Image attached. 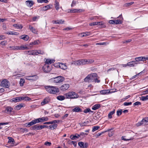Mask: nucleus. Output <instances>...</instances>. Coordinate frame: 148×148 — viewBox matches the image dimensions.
I'll return each instance as SVG.
<instances>
[{
	"label": "nucleus",
	"instance_id": "1",
	"mask_svg": "<svg viewBox=\"0 0 148 148\" xmlns=\"http://www.w3.org/2000/svg\"><path fill=\"white\" fill-rule=\"evenodd\" d=\"M49 119L47 116L43 117L40 118L32 120L30 122L26 123L27 126L29 127L30 126L34 125L36 123H38L40 122L47 121H48Z\"/></svg>",
	"mask_w": 148,
	"mask_h": 148
},
{
	"label": "nucleus",
	"instance_id": "2",
	"mask_svg": "<svg viewBox=\"0 0 148 148\" xmlns=\"http://www.w3.org/2000/svg\"><path fill=\"white\" fill-rule=\"evenodd\" d=\"M45 87L46 91L49 93L55 94L59 92V89L56 86H48Z\"/></svg>",
	"mask_w": 148,
	"mask_h": 148
},
{
	"label": "nucleus",
	"instance_id": "3",
	"mask_svg": "<svg viewBox=\"0 0 148 148\" xmlns=\"http://www.w3.org/2000/svg\"><path fill=\"white\" fill-rule=\"evenodd\" d=\"M23 100H24L26 101H28L31 100V99L27 97H18L14 98L12 99H11V101L12 102L16 103Z\"/></svg>",
	"mask_w": 148,
	"mask_h": 148
},
{
	"label": "nucleus",
	"instance_id": "4",
	"mask_svg": "<svg viewBox=\"0 0 148 148\" xmlns=\"http://www.w3.org/2000/svg\"><path fill=\"white\" fill-rule=\"evenodd\" d=\"M67 99H75L77 98L79 96L78 94L73 92H69L64 94Z\"/></svg>",
	"mask_w": 148,
	"mask_h": 148
},
{
	"label": "nucleus",
	"instance_id": "5",
	"mask_svg": "<svg viewBox=\"0 0 148 148\" xmlns=\"http://www.w3.org/2000/svg\"><path fill=\"white\" fill-rule=\"evenodd\" d=\"M118 18H119V19L110 20L109 22V23L112 24H121L123 22L122 21L123 19L122 14L120 15Z\"/></svg>",
	"mask_w": 148,
	"mask_h": 148
},
{
	"label": "nucleus",
	"instance_id": "6",
	"mask_svg": "<svg viewBox=\"0 0 148 148\" xmlns=\"http://www.w3.org/2000/svg\"><path fill=\"white\" fill-rule=\"evenodd\" d=\"M54 83H60L62 82L64 79V78L62 76H58L51 79Z\"/></svg>",
	"mask_w": 148,
	"mask_h": 148
},
{
	"label": "nucleus",
	"instance_id": "7",
	"mask_svg": "<svg viewBox=\"0 0 148 148\" xmlns=\"http://www.w3.org/2000/svg\"><path fill=\"white\" fill-rule=\"evenodd\" d=\"M0 85L3 87L8 88L10 86V83L8 80L6 79H4L1 81Z\"/></svg>",
	"mask_w": 148,
	"mask_h": 148
},
{
	"label": "nucleus",
	"instance_id": "8",
	"mask_svg": "<svg viewBox=\"0 0 148 148\" xmlns=\"http://www.w3.org/2000/svg\"><path fill=\"white\" fill-rule=\"evenodd\" d=\"M72 64H74L75 66H79L85 65L84 60H79L77 61H73L71 63Z\"/></svg>",
	"mask_w": 148,
	"mask_h": 148
},
{
	"label": "nucleus",
	"instance_id": "9",
	"mask_svg": "<svg viewBox=\"0 0 148 148\" xmlns=\"http://www.w3.org/2000/svg\"><path fill=\"white\" fill-rule=\"evenodd\" d=\"M25 78L26 79L34 81L36 80L38 78V77L36 75H35L26 76Z\"/></svg>",
	"mask_w": 148,
	"mask_h": 148
},
{
	"label": "nucleus",
	"instance_id": "10",
	"mask_svg": "<svg viewBox=\"0 0 148 148\" xmlns=\"http://www.w3.org/2000/svg\"><path fill=\"white\" fill-rule=\"evenodd\" d=\"M42 69L44 72L48 73L50 71L51 69V67L47 64H45L42 67Z\"/></svg>",
	"mask_w": 148,
	"mask_h": 148
},
{
	"label": "nucleus",
	"instance_id": "11",
	"mask_svg": "<svg viewBox=\"0 0 148 148\" xmlns=\"http://www.w3.org/2000/svg\"><path fill=\"white\" fill-rule=\"evenodd\" d=\"M135 60L136 62L145 61L148 60V56L147 57H140L136 58H135Z\"/></svg>",
	"mask_w": 148,
	"mask_h": 148
},
{
	"label": "nucleus",
	"instance_id": "12",
	"mask_svg": "<svg viewBox=\"0 0 148 148\" xmlns=\"http://www.w3.org/2000/svg\"><path fill=\"white\" fill-rule=\"evenodd\" d=\"M69 87V85L68 84H65L62 85L60 87V89L63 91L67 90Z\"/></svg>",
	"mask_w": 148,
	"mask_h": 148
},
{
	"label": "nucleus",
	"instance_id": "13",
	"mask_svg": "<svg viewBox=\"0 0 148 148\" xmlns=\"http://www.w3.org/2000/svg\"><path fill=\"white\" fill-rule=\"evenodd\" d=\"M91 34V33L90 32H86L81 33L79 34V35L82 37H86L90 36Z\"/></svg>",
	"mask_w": 148,
	"mask_h": 148
},
{
	"label": "nucleus",
	"instance_id": "14",
	"mask_svg": "<svg viewBox=\"0 0 148 148\" xmlns=\"http://www.w3.org/2000/svg\"><path fill=\"white\" fill-rule=\"evenodd\" d=\"M26 5L28 7H31L34 4V2L32 1L27 0L25 1Z\"/></svg>",
	"mask_w": 148,
	"mask_h": 148
},
{
	"label": "nucleus",
	"instance_id": "15",
	"mask_svg": "<svg viewBox=\"0 0 148 148\" xmlns=\"http://www.w3.org/2000/svg\"><path fill=\"white\" fill-rule=\"evenodd\" d=\"M41 10L42 11H45L49 10L51 8L50 5H47L45 6H43L42 7L40 8Z\"/></svg>",
	"mask_w": 148,
	"mask_h": 148
},
{
	"label": "nucleus",
	"instance_id": "16",
	"mask_svg": "<svg viewBox=\"0 0 148 148\" xmlns=\"http://www.w3.org/2000/svg\"><path fill=\"white\" fill-rule=\"evenodd\" d=\"M49 101V99L48 98H46L44 99L41 103V105L43 106L47 103Z\"/></svg>",
	"mask_w": 148,
	"mask_h": 148
},
{
	"label": "nucleus",
	"instance_id": "17",
	"mask_svg": "<svg viewBox=\"0 0 148 148\" xmlns=\"http://www.w3.org/2000/svg\"><path fill=\"white\" fill-rule=\"evenodd\" d=\"M24 106V104L21 103L16 106L15 107V109L17 110H19Z\"/></svg>",
	"mask_w": 148,
	"mask_h": 148
},
{
	"label": "nucleus",
	"instance_id": "18",
	"mask_svg": "<svg viewBox=\"0 0 148 148\" xmlns=\"http://www.w3.org/2000/svg\"><path fill=\"white\" fill-rule=\"evenodd\" d=\"M64 21L62 20H57L53 21L52 23L53 24H63Z\"/></svg>",
	"mask_w": 148,
	"mask_h": 148
},
{
	"label": "nucleus",
	"instance_id": "19",
	"mask_svg": "<svg viewBox=\"0 0 148 148\" xmlns=\"http://www.w3.org/2000/svg\"><path fill=\"white\" fill-rule=\"evenodd\" d=\"M59 66L61 69L64 70L66 69L67 68L65 64H64L62 63H60L59 64Z\"/></svg>",
	"mask_w": 148,
	"mask_h": 148
},
{
	"label": "nucleus",
	"instance_id": "20",
	"mask_svg": "<svg viewBox=\"0 0 148 148\" xmlns=\"http://www.w3.org/2000/svg\"><path fill=\"white\" fill-rule=\"evenodd\" d=\"M91 77L90 74L88 75L84 79V81L86 82H92V81L91 79Z\"/></svg>",
	"mask_w": 148,
	"mask_h": 148
},
{
	"label": "nucleus",
	"instance_id": "21",
	"mask_svg": "<svg viewBox=\"0 0 148 148\" xmlns=\"http://www.w3.org/2000/svg\"><path fill=\"white\" fill-rule=\"evenodd\" d=\"M91 77L92 82H94L95 79H96L97 75L96 73H93L90 74Z\"/></svg>",
	"mask_w": 148,
	"mask_h": 148
},
{
	"label": "nucleus",
	"instance_id": "22",
	"mask_svg": "<svg viewBox=\"0 0 148 148\" xmlns=\"http://www.w3.org/2000/svg\"><path fill=\"white\" fill-rule=\"evenodd\" d=\"M84 64H90L93 63L94 61L93 59H84Z\"/></svg>",
	"mask_w": 148,
	"mask_h": 148
},
{
	"label": "nucleus",
	"instance_id": "23",
	"mask_svg": "<svg viewBox=\"0 0 148 148\" xmlns=\"http://www.w3.org/2000/svg\"><path fill=\"white\" fill-rule=\"evenodd\" d=\"M29 28L30 30L34 33H36L37 32V31L34 27L31 26L30 25H29Z\"/></svg>",
	"mask_w": 148,
	"mask_h": 148
},
{
	"label": "nucleus",
	"instance_id": "24",
	"mask_svg": "<svg viewBox=\"0 0 148 148\" xmlns=\"http://www.w3.org/2000/svg\"><path fill=\"white\" fill-rule=\"evenodd\" d=\"M137 64V63L135 62V61H132L128 62L127 63V65L128 66L130 67H134V66L135 64Z\"/></svg>",
	"mask_w": 148,
	"mask_h": 148
},
{
	"label": "nucleus",
	"instance_id": "25",
	"mask_svg": "<svg viewBox=\"0 0 148 148\" xmlns=\"http://www.w3.org/2000/svg\"><path fill=\"white\" fill-rule=\"evenodd\" d=\"M101 107V104H96L92 106V109L93 110H96Z\"/></svg>",
	"mask_w": 148,
	"mask_h": 148
},
{
	"label": "nucleus",
	"instance_id": "26",
	"mask_svg": "<svg viewBox=\"0 0 148 148\" xmlns=\"http://www.w3.org/2000/svg\"><path fill=\"white\" fill-rule=\"evenodd\" d=\"M79 137V135L76 134L75 135H71L70 136V138L71 139L74 140L78 138Z\"/></svg>",
	"mask_w": 148,
	"mask_h": 148
},
{
	"label": "nucleus",
	"instance_id": "27",
	"mask_svg": "<svg viewBox=\"0 0 148 148\" xmlns=\"http://www.w3.org/2000/svg\"><path fill=\"white\" fill-rule=\"evenodd\" d=\"M72 111L75 112H82V109L79 107H77L72 110Z\"/></svg>",
	"mask_w": 148,
	"mask_h": 148
},
{
	"label": "nucleus",
	"instance_id": "28",
	"mask_svg": "<svg viewBox=\"0 0 148 148\" xmlns=\"http://www.w3.org/2000/svg\"><path fill=\"white\" fill-rule=\"evenodd\" d=\"M20 38L24 40L27 41L29 39V37L27 35H23L20 36Z\"/></svg>",
	"mask_w": 148,
	"mask_h": 148
},
{
	"label": "nucleus",
	"instance_id": "29",
	"mask_svg": "<svg viewBox=\"0 0 148 148\" xmlns=\"http://www.w3.org/2000/svg\"><path fill=\"white\" fill-rule=\"evenodd\" d=\"M30 129L31 130H39V125L38 124H36L33 125L30 127Z\"/></svg>",
	"mask_w": 148,
	"mask_h": 148
},
{
	"label": "nucleus",
	"instance_id": "30",
	"mask_svg": "<svg viewBox=\"0 0 148 148\" xmlns=\"http://www.w3.org/2000/svg\"><path fill=\"white\" fill-rule=\"evenodd\" d=\"M28 47H27L23 45L20 46H18L17 50H23L24 49H27Z\"/></svg>",
	"mask_w": 148,
	"mask_h": 148
},
{
	"label": "nucleus",
	"instance_id": "31",
	"mask_svg": "<svg viewBox=\"0 0 148 148\" xmlns=\"http://www.w3.org/2000/svg\"><path fill=\"white\" fill-rule=\"evenodd\" d=\"M27 54L28 55H36V50H31L27 52Z\"/></svg>",
	"mask_w": 148,
	"mask_h": 148
},
{
	"label": "nucleus",
	"instance_id": "32",
	"mask_svg": "<svg viewBox=\"0 0 148 148\" xmlns=\"http://www.w3.org/2000/svg\"><path fill=\"white\" fill-rule=\"evenodd\" d=\"M55 60H51L50 59H47L46 60L45 62V64H51L52 63H54Z\"/></svg>",
	"mask_w": 148,
	"mask_h": 148
},
{
	"label": "nucleus",
	"instance_id": "33",
	"mask_svg": "<svg viewBox=\"0 0 148 148\" xmlns=\"http://www.w3.org/2000/svg\"><path fill=\"white\" fill-rule=\"evenodd\" d=\"M54 5L55 8L58 10L59 8V4L57 1H55Z\"/></svg>",
	"mask_w": 148,
	"mask_h": 148
},
{
	"label": "nucleus",
	"instance_id": "34",
	"mask_svg": "<svg viewBox=\"0 0 148 148\" xmlns=\"http://www.w3.org/2000/svg\"><path fill=\"white\" fill-rule=\"evenodd\" d=\"M6 33L9 35H18V33L15 32L9 31L6 32Z\"/></svg>",
	"mask_w": 148,
	"mask_h": 148
},
{
	"label": "nucleus",
	"instance_id": "35",
	"mask_svg": "<svg viewBox=\"0 0 148 148\" xmlns=\"http://www.w3.org/2000/svg\"><path fill=\"white\" fill-rule=\"evenodd\" d=\"M57 126V124L54 123V124L52 125H49V127L51 130H53L56 129Z\"/></svg>",
	"mask_w": 148,
	"mask_h": 148
},
{
	"label": "nucleus",
	"instance_id": "36",
	"mask_svg": "<svg viewBox=\"0 0 148 148\" xmlns=\"http://www.w3.org/2000/svg\"><path fill=\"white\" fill-rule=\"evenodd\" d=\"M13 27H16V29H21L23 27L21 25L14 24L13 25Z\"/></svg>",
	"mask_w": 148,
	"mask_h": 148
},
{
	"label": "nucleus",
	"instance_id": "37",
	"mask_svg": "<svg viewBox=\"0 0 148 148\" xmlns=\"http://www.w3.org/2000/svg\"><path fill=\"white\" fill-rule=\"evenodd\" d=\"M36 55H38L39 54L43 55L45 53L44 51L40 50H36Z\"/></svg>",
	"mask_w": 148,
	"mask_h": 148
},
{
	"label": "nucleus",
	"instance_id": "38",
	"mask_svg": "<svg viewBox=\"0 0 148 148\" xmlns=\"http://www.w3.org/2000/svg\"><path fill=\"white\" fill-rule=\"evenodd\" d=\"M110 91L108 90H104L100 91V93L102 94H106L109 93Z\"/></svg>",
	"mask_w": 148,
	"mask_h": 148
},
{
	"label": "nucleus",
	"instance_id": "39",
	"mask_svg": "<svg viewBox=\"0 0 148 148\" xmlns=\"http://www.w3.org/2000/svg\"><path fill=\"white\" fill-rule=\"evenodd\" d=\"M57 99L60 101H62L65 99L64 96L62 95H59L57 97Z\"/></svg>",
	"mask_w": 148,
	"mask_h": 148
},
{
	"label": "nucleus",
	"instance_id": "40",
	"mask_svg": "<svg viewBox=\"0 0 148 148\" xmlns=\"http://www.w3.org/2000/svg\"><path fill=\"white\" fill-rule=\"evenodd\" d=\"M142 125H146V123H145L144 121L143 122V119L137 123L136 124V125L137 126H139Z\"/></svg>",
	"mask_w": 148,
	"mask_h": 148
},
{
	"label": "nucleus",
	"instance_id": "41",
	"mask_svg": "<svg viewBox=\"0 0 148 148\" xmlns=\"http://www.w3.org/2000/svg\"><path fill=\"white\" fill-rule=\"evenodd\" d=\"M97 25L101 26V28H105L106 27V26L103 24L102 21L97 22Z\"/></svg>",
	"mask_w": 148,
	"mask_h": 148
},
{
	"label": "nucleus",
	"instance_id": "42",
	"mask_svg": "<svg viewBox=\"0 0 148 148\" xmlns=\"http://www.w3.org/2000/svg\"><path fill=\"white\" fill-rule=\"evenodd\" d=\"M88 123V121L81 122L79 123V125L81 127L86 126Z\"/></svg>",
	"mask_w": 148,
	"mask_h": 148
},
{
	"label": "nucleus",
	"instance_id": "43",
	"mask_svg": "<svg viewBox=\"0 0 148 148\" xmlns=\"http://www.w3.org/2000/svg\"><path fill=\"white\" fill-rule=\"evenodd\" d=\"M115 112V110H114L113 111L110 112L108 114V117L110 118H111L112 117V115L114 114Z\"/></svg>",
	"mask_w": 148,
	"mask_h": 148
},
{
	"label": "nucleus",
	"instance_id": "44",
	"mask_svg": "<svg viewBox=\"0 0 148 148\" xmlns=\"http://www.w3.org/2000/svg\"><path fill=\"white\" fill-rule=\"evenodd\" d=\"M12 110V108L10 107H7L6 108V110L8 113L11 112Z\"/></svg>",
	"mask_w": 148,
	"mask_h": 148
},
{
	"label": "nucleus",
	"instance_id": "45",
	"mask_svg": "<svg viewBox=\"0 0 148 148\" xmlns=\"http://www.w3.org/2000/svg\"><path fill=\"white\" fill-rule=\"evenodd\" d=\"M100 128V127L98 126H93L92 128V132H94Z\"/></svg>",
	"mask_w": 148,
	"mask_h": 148
},
{
	"label": "nucleus",
	"instance_id": "46",
	"mask_svg": "<svg viewBox=\"0 0 148 148\" xmlns=\"http://www.w3.org/2000/svg\"><path fill=\"white\" fill-rule=\"evenodd\" d=\"M141 99L143 101H145L148 100V95H146V96H142Z\"/></svg>",
	"mask_w": 148,
	"mask_h": 148
},
{
	"label": "nucleus",
	"instance_id": "47",
	"mask_svg": "<svg viewBox=\"0 0 148 148\" xmlns=\"http://www.w3.org/2000/svg\"><path fill=\"white\" fill-rule=\"evenodd\" d=\"M37 2L38 3H47L48 1L47 0H37Z\"/></svg>",
	"mask_w": 148,
	"mask_h": 148
},
{
	"label": "nucleus",
	"instance_id": "48",
	"mask_svg": "<svg viewBox=\"0 0 148 148\" xmlns=\"http://www.w3.org/2000/svg\"><path fill=\"white\" fill-rule=\"evenodd\" d=\"M125 136H123L121 137L122 139L124 141H127L132 140L133 139V138H128L127 139H126V138H125Z\"/></svg>",
	"mask_w": 148,
	"mask_h": 148
},
{
	"label": "nucleus",
	"instance_id": "49",
	"mask_svg": "<svg viewBox=\"0 0 148 148\" xmlns=\"http://www.w3.org/2000/svg\"><path fill=\"white\" fill-rule=\"evenodd\" d=\"M14 140L11 138H10L8 141V143L14 144Z\"/></svg>",
	"mask_w": 148,
	"mask_h": 148
},
{
	"label": "nucleus",
	"instance_id": "50",
	"mask_svg": "<svg viewBox=\"0 0 148 148\" xmlns=\"http://www.w3.org/2000/svg\"><path fill=\"white\" fill-rule=\"evenodd\" d=\"M17 46H10L9 47V48L11 49L14 50H17Z\"/></svg>",
	"mask_w": 148,
	"mask_h": 148
},
{
	"label": "nucleus",
	"instance_id": "51",
	"mask_svg": "<svg viewBox=\"0 0 148 148\" xmlns=\"http://www.w3.org/2000/svg\"><path fill=\"white\" fill-rule=\"evenodd\" d=\"M83 112L85 113H87L88 112H92L93 111L91 110L89 108H87L86 109H85Z\"/></svg>",
	"mask_w": 148,
	"mask_h": 148
},
{
	"label": "nucleus",
	"instance_id": "52",
	"mask_svg": "<svg viewBox=\"0 0 148 148\" xmlns=\"http://www.w3.org/2000/svg\"><path fill=\"white\" fill-rule=\"evenodd\" d=\"M108 135L110 137L112 136L114 134V131H111L110 130H108Z\"/></svg>",
	"mask_w": 148,
	"mask_h": 148
},
{
	"label": "nucleus",
	"instance_id": "53",
	"mask_svg": "<svg viewBox=\"0 0 148 148\" xmlns=\"http://www.w3.org/2000/svg\"><path fill=\"white\" fill-rule=\"evenodd\" d=\"M25 81L24 79L21 78L20 79V85L21 86H23V84L25 83Z\"/></svg>",
	"mask_w": 148,
	"mask_h": 148
},
{
	"label": "nucleus",
	"instance_id": "54",
	"mask_svg": "<svg viewBox=\"0 0 148 148\" xmlns=\"http://www.w3.org/2000/svg\"><path fill=\"white\" fill-rule=\"evenodd\" d=\"M148 94V88L146 90L143 91L141 92V95H145L146 94Z\"/></svg>",
	"mask_w": 148,
	"mask_h": 148
},
{
	"label": "nucleus",
	"instance_id": "55",
	"mask_svg": "<svg viewBox=\"0 0 148 148\" xmlns=\"http://www.w3.org/2000/svg\"><path fill=\"white\" fill-rule=\"evenodd\" d=\"M134 3L133 2H131L130 3H126L125 4V6H129L130 5H132V4Z\"/></svg>",
	"mask_w": 148,
	"mask_h": 148
},
{
	"label": "nucleus",
	"instance_id": "56",
	"mask_svg": "<svg viewBox=\"0 0 148 148\" xmlns=\"http://www.w3.org/2000/svg\"><path fill=\"white\" fill-rule=\"evenodd\" d=\"M122 112V110H118L117 112V114L118 116L120 115Z\"/></svg>",
	"mask_w": 148,
	"mask_h": 148
},
{
	"label": "nucleus",
	"instance_id": "57",
	"mask_svg": "<svg viewBox=\"0 0 148 148\" xmlns=\"http://www.w3.org/2000/svg\"><path fill=\"white\" fill-rule=\"evenodd\" d=\"M51 144V142L47 141L46 142L44 143V145L47 146H50Z\"/></svg>",
	"mask_w": 148,
	"mask_h": 148
},
{
	"label": "nucleus",
	"instance_id": "58",
	"mask_svg": "<svg viewBox=\"0 0 148 148\" xmlns=\"http://www.w3.org/2000/svg\"><path fill=\"white\" fill-rule=\"evenodd\" d=\"M132 104V102H124L123 103V105L125 106H128L131 105Z\"/></svg>",
	"mask_w": 148,
	"mask_h": 148
},
{
	"label": "nucleus",
	"instance_id": "59",
	"mask_svg": "<svg viewBox=\"0 0 148 148\" xmlns=\"http://www.w3.org/2000/svg\"><path fill=\"white\" fill-rule=\"evenodd\" d=\"M143 121H144L145 123H146V124H147V123H148V117L147 118H145L144 119H143Z\"/></svg>",
	"mask_w": 148,
	"mask_h": 148
},
{
	"label": "nucleus",
	"instance_id": "60",
	"mask_svg": "<svg viewBox=\"0 0 148 148\" xmlns=\"http://www.w3.org/2000/svg\"><path fill=\"white\" fill-rule=\"evenodd\" d=\"M21 130L23 132H27L28 131V130L26 128H21Z\"/></svg>",
	"mask_w": 148,
	"mask_h": 148
},
{
	"label": "nucleus",
	"instance_id": "61",
	"mask_svg": "<svg viewBox=\"0 0 148 148\" xmlns=\"http://www.w3.org/2000/svg\"><path fill=\"white\" fill-rule=\"evenodd\" d=\"M84 143L82 142H79L78 143V145L80 147L82 148L84 145Z\"/></svg>",
	"mask_w": 148,
	"mask_h": 148
},
{
	"label": "nucleus",
	"instance_id": "62",
	"mask_svg": "<svg viewBox=\"0 0 148 148\" xmlns=\"http://www.w3.org/2000/svg\"><path fill=\"white\" fill-rule=\"evenodd\" d=\"M75 13H79L80 12L84 11L83 9H75Z\"/></svg>",
	"mask_w": 148,
	"mask_h": 148
},
{
	"label": "nucleus",
	"instance_id": "63",
	"mask_svg": "<svg viewBox=\"0 0 148 148\" xmlns=\"http://www.w3.org/2000/svg\"><path fill=\"white\" fill-rule=\"evenodd\" d=\"M39 18V16H36L32 18V20L33 21H36L37 19H38Z\"/></svg>",
	"mask_w": 148,
	"mask_h": 148
},
{
	"label": "nucleus",
	"instance_id": "64",
	"mask_svg": "<svg viewBox=\"0 0 148 148\" xmlns=\"http://www.w3.org/2000/svg\"><path fill=\"white\" fill-rule=\"evenodd\" d=\"M141 105V103L139 101H137L134 103L133 104V105L134 106H136L138 105Z\"/></svg>",
	"mask_w": 148,
	"mask_h": 148
}]
</instances>
